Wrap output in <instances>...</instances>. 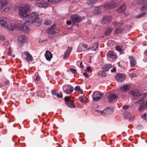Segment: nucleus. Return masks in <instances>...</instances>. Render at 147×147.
Returning <instances> with one entry per match:
<instances>
[{
	"instance_id": "1",
	"label": "nucleus",
	"mask_w": 147,
	"mask_h": 147,
	"mask_svg": "<svg viewBox=\"0 0 147 147\" xmlns=\"http://www.w3.org/2000/svg\"><path fill=\"white\" fill-rule=\"evenodd\" d=\"M130 94L134 99L140 98L134 103L136 106H140L138 108L139 111H141L145 108H147V93L141 94L139 90L134 89L131 92Z\"/></svg>"
},
{
	"instance_id": "2",
	"label": "nucleus",
	"mask_w": 147,
	"mask_h": 147,
	"mask_svg": "<svg viewBox=\"0 0 147 147\" xmlns=\"http://www.w3.org/2000/svg\"><path fill=\"white\" fill-rule=\"evenodd\" d=\"M39 14L37 12H33L30 15H27L25 18L26 20L27 23L31 22L32 23H37L36 25L39 26L40 24V18H39Z\"/></svg>"
},
{
	"instance_id": "3",
	"label": "nucleus",
	"mask_w": 147,
	"mask_h": 147,
	"mask_svg": "<svg viewBox=\"0 0 147 147\" xmlns=\"http://www.w3.org/2000/svg\"><path fill=\"white\" fill-rule=\"evenodd\" d=\"M29 9V7L28 5L26 4L24 6L20 7L19 6L18 7V9L19 11V14L22 18H25L27 16L26 13Z\"/></svg>"
},
{
	"instance_id": "4",
	"label": "nucleus",
	"mask_w": 147,
	"mask_h": 147,
	"mask_svg": "<svg viewBox=\"0 0 147 147\" xmlns=\"http://www.w3.org/2000/svg\"><path fill=\"white\" fill-rule=\"evenodd\" d=\"M27 22L25 23H23V24L21 23H18L15 24L14 25H11V26H9L8 27V29L11 30H13L14 29L18 30L21 31H23L24 30V26L27 23Z\"/></svg>"
},
{
	"instance_id": "5",
	"label": "nucleus",
	"mask_w": 147,
	"mask_h": 147,
	"mask_svg": "<svg viewBox=\"0 0 147 147\" xmlns=\"http://www.w3.org/2000/svg\"><path fill=\"white\" fill-rule=\"evenodd\" d=\"M52 0H47L45 1L43 0H37L36 3V5L41 7H46L51 4Z\"/></svg>"
},
{
	"instance_id": "6",
	"label": "nucleus",
	"mask_w": 147,
	"mask_h": 147,
	"mask_svg": "<svg viewBox=\"0 0 147 147\" xmlns=\"http://www.w3.org/2000/svg\"><path fill=\"white\" fill-rule=\"evenodd\" d=\"M116 2L111 1L109 3H104L103 5L101 6V7L104 9H109L115 8L116 7Z\"/></svg>"
},
{
	"instance_id": "7",
	"label": "nucleus",
	"mask_w": 147,
	"mask_h": 147,
	"mask_svg": "<svg viewBox=\"0 0 147 147\" xmlns=\"http://www.w3.org/2000/svg\"><path fill=\"white\" fill-rule=\"evenodd\" d=\"M92 96L93 101L96 102L102 98L103 94L100 93L99 92L96 91L93 92Z\"/></svg>"
},
{
	"instance_id": "8",
	"label": "nucleus",
	"mask_w": 147,
	"mask_h": 147,
	"mask_svg": "<svg viewBox=\"0 0 147 147\" xmlns=\"http://www.w3.org/2000/svg\"><path fill=\"white\" fill-rule=\"evenodd\" d=\"M65 103L69 107L71 108H74L76 106L74 105V102L71 99L69 96H66L65 98Z\"/></svg>"
},
{
	"instance_id": "9",
	"label": "nucleus",
	"mask_w": 147,
	"mask_h": 147,
	"mask_svg": "<svg viewBox=\"0 0 147 147\" xmlns=\"http://www.w3.org/2000/svg\"><path fill=\"white\" fill-rule=\"evenodd\" d=\"M112 19V18L111 16L104 15L103 16V19L101 23L103 25L108 24L111 22Z\"/></svg>"
},
{
	"instance_id": "10",
	"label": "nucleus",
	"mask_w": 147,
	"mask_h": 147,
	"mask_svg": "<svg viewBox=\"0 0 147 147\" xmlns=\"http://www.w3.org/2000/svg\"><path fill=\"white\" fill-rule=\"evenodd\" d=\"M23 57L28 62L33 60L32 55L28 51H25L22 53Z\"/></svg>"
},
{
	"instance_id": "11",
	"label": "nucleus",
	"mask_w": 147,
	"mask_h": 147,
	"mask_svg": "<svg viewBox=\"0 0 147 147\" xmlns=\"http://www.w3.org/2000/svg\"><path fill=\"white\" fill-rule=\"evenodd\" d=\"M117 96L113 93L110 94L107 96L108 101L110 103L116 102L117 100Z\"/></svg>"
},
{
	"instance_id": "12",
	"label": "nucleus",
	"mask_w": 147,
	"mask_h": 147,
	"mask_svg": "<svg viewBox=\"0 0 147 147\" xmlns=\"http://www.w3.org/2000/svg\"><path fill=\"white\" fill-rule=\"evenodd\" d=\"M126 76L124 74H119L115 76L117 80L119 82H122L125 81Z\"/></svg>"
},
{
	"instance_id": "13",
	"label": "nucleus",
	"mask_w": 147,
	"mask_h": 147,
	"mask_svg": "<svg viewBox=\"0 0 147 147\" xmlns=\"http://www.w3.org/2000/svg\"><path fill=\"white\" fill-rule=\"evenodd\" d=\"M71 18L72 22L74 24L78 22H79L82 20V18L76 15L75 14L72 15Z\"/></svg>"
},
{
	"instance_id": "14",
	"label": "nucleus",
	"mask_w": 147,
	"mask_h": 147,
	"mask_svg": "<svg viewBox=\"0 0 147 147\" xmlns=\"http://www.w3.org/2000/svg\"><path fill=\"white\" fill-rule=\"evenodd\" d=\"M18 41L20 43H23L28 42V39L25 35H22L18 36Z\"/></svg>"
},
{
	"instance_id": "15",
	"label": "nucleus",
	"mask_w": 147,
	"mask_h": 147,
	"mask_svg": "<svg viewBox=\"0 0 147 147\" xmlns=\"http://www.w3.org/2000/svg\"><path fill=\"white\" fill-rule=\"evenodd\" d=\"M11 4H8L7 5L4 6H1V10L2 12H8L10 9L11 8Z\"/></svg>"
},
{
	"instance_id": "16",
	"label": "nucleus",
	"mask_w": 147,
	"mask_h": 147,
	"mask_svg": "<svg viewBox=\"0 0 147 147\" xmlns=\"http://www.w3.org/2000/svg\"><path fill=\"white\" fill-rule=\"evenodd\" d=\"M130 59V66L132 67H134L136 65L137 62L135 58L131 56H129L128 57Z\"/></svg>"
},
{
	"instance_id": "17",
	"label": "nucleus",
	"mask_w": 147,
	"mask_h": 147,
	"mask_svg": "<svg viewBox=\"0 0 147 147\" xmlns=\"http://www.w3.org/2000/svg\"><path fill=\"white\" fill-rule=\"evenodd\" d=\"M130 87V85L128 84L123 85L120 88V90L121 91L126 92L127 91Z\"/></svg>"
},
{
	"instance_id": "18",
	"label": "nucleus",
	"mask_w": 147,
	"mask_h": 147,
	"mask_svg": "<svg viewBox=\"0 0 147 147\" xmlns=\"http://www.w3.org/2000/svg\"><path fill=\"white\" fill-rule=\"evenodd\" d=\"M113 67L112 64H106L102 67V69L105 71L107 72L109 71V69Z\"/></svg>"
},
{
	"instance_id": "19",
	"label": "nucleus",
	"mask_w": 147,
	"mask_h": 147,
	"mask_svg": "<svg viewBox=\"0 0 147 147\" xmlns=\"http://www.w3.org/2000/svg\"><path fill=\"white\" fill-rule=\"evenodd\" d=\"M45 56L46 59L49 61L53 57V55L48 51H47L45 54Z\"/></svg>"
},
{
	"instance_id": "20",
	"label": "nucleus",
	"mask_w": 147,
	"mask_h": 147,
	"mask_svg": "<svg viewBox=\"0 0 147 147\" xmlns=\"http://www.w3.org/2000/svg\"><path fill=\"white\" fill-rule=\"evenodd\" d=\"M68 49L66 51L64 54L63 58L64 59H66L69 57L72 49V47H68Z\"/></svg>"
},
{
	"instance_id": "21",
	"label": "nucleus",
	"mask_w": 147,
	"mask_h": 147,
	"mask_svg": "<svg viewBox=\"0 0 147 147\" xmlns=\"http://www.w3.org/2000/svg\"><path fill=\"white\" fill-rule=\"evenodd\" d=\"M73 90V87L71 85H69L68 88L64 90V92L67 94H69L72 93Z\"/></svg>"
},
{
	"instance_id": "22",
	"label": "nucleus",
	"mask_w": 147,
	"mask_h": 147,
	"mask_svg": "<svg viewBox=\"0 0 147 147\" xmlns=\"http://www.w3.org/2000/svg\"><path fill=\"white\" fill-rule=\"evenodd\" d=\"M112 30L113 29L111 27H109L107 28L105 32V36L106 37L109 36L112 32Z\"/></svg>"
},
{
	"instance_id": "23",
	"label": "nucleus",
	"mask_w": 147,
	"mask_h": 147,
	"mask_svg": "<svg viewBox=\"0 0 147 147\" xmlns=\"http://www.w3.org/2000/svg\"><path fill=\"white\" fill-rule=\"evenodd\" d=\"M0 24L3 27H7L8 29L9 26H11V24H8L7 22L3 20H0Z\"/></svg>"
},
{
	"instance_id": "24",
	"label": "nucleus",
	"mask_w": 147,
	"mask_h": 147,
	"mask_svg": "<svg viewBox=\"0 0 147 147\" xmlns=\"http://www.w3.org/2000/svg\"><path fill=\"white\" fill-rule=\"evenodd\" d=\"M98 45L97 43H95L90 46V47L89 48V49L93 51H96L98 48Z\"/></svg>"
},
{
	"instance_id": "25",
	"label": "nucleus",
	"mask_w": 147,
	"mask_h": 147,
	"mask_svg": "<svg viewBox=\"0 0 147 147\" xmlns=\"http://www.w3.org/2000/svg\"><path fill=\"white\" fill-rule=\"evenodd\" d=\"M107 56L109 58L112 59H115L116 57V55L114 53L113 51H109L107 54Z\"/></svg>"
},
{
	"instance_id": "26",
	"label": "nucleus",
	"mask_w": 147,
	"mask_h": 147,
	"mask_svg": "<svg viewBox=\"0 0 147 147\" xmlns=\"http://www.w3.org/2000/svg\"><path fill=\"white\" fill-rule=\"evenodd\" d=\"M125 4H123L117 10V11L118 13H120L124 11L125 9Z\"/></svg>"
},
{
	"instance_id": "27",
	"label": "nucleus",
	"mask_w": 147,
	"mask_h": 147,
	"mask_svg": "<svg viewBox=\"0 0 147 147\" xmlns=\"http://www.w3.org/2000/svg\"><path fill=\"white\" fill-rule=\"evenodd\" d=\"M55 27V26L53 25L48 30V32L51 34H54L55 33V30L54 29V28Z\"/></svg>"
},
{
	"instance_id": "28",
	"label": "nucleus",
	"mask_w": 147,
	"mask_h": 147,
	"mask_svg": "<svg viewBox=\"0 0 147 147\" xmlns=\"http://www.w3.org/2000/svg\"><path fill=\"white\" fill-rule=\"evenodd\" d=\"M123 30V28L121 27H117L116 28L114 31L115 34H120Z\"/></svg>"
},
{
	"instance_id": "29",
	"label": "nucleus",
	"mask_w": 147,
	"mask_h": 147,
	"mask_svg": "<svg viewBox=\"0 0 147 147\" xmlns=\"http://www.w3.org/2000/svg\"><path fill=\"white\" fill-rule=\"evenodd\" d=\"M79 101L82 102L86 103L88 102V100L87 99L86 97L85 96L79 97Z\"/></svg>"
},
{
	"instance_id": "30",
	"label": "nucleus",
	"mask_w": 147,
	"mask_h": 147,
	"mask_svg": "<svg viewBox=\"0 0 147 147\" xmlns=\"http://www.w3.org/2000/svg\"><path fill=\"white\" fill-rule=\"evenodd\" d=\"M8 4H11L9 3L7 0H1V6H4L7 5Z\"/></svg>"
},
{
	"instance_id": "31",
	"label": "nucleus",
	"mask_w": 147,
	"mask_h": 147,
	"mask_svg": "<svg viewBox=\"0 0 147 147\" xmlns=\"http://www.w3.org/2000/svg\"><path fill=\"white\" fill-rule=\"evenodd\" d=\"M101 10L99 7H96L93 10V12L94 14H97L100 12Z\"/></svg>"
},
{
	"instance_id": "32",
	"label": "nucleus",
	"mask_w": 147,
	"mask_h": 147,
	"mask_svg": "<svg viewBox=\"0 0 147 147\" xmlns=\"http://www.w3.org/2000/svg\"><path fill=\"white\" fill-rule=\"evenodd\" d=\"M97 0H89L87 3L89 5H92L96 3Z\"/></svg>"
},
{
	"instance_id": "33",
	"label": "nucleus",
	"mask_w": 147,
	"mask_h": 147,
	"mask_svg": "<svg viewBox=\"0 0 147 147\" xmlns=\"http://www.w3.org/2000/svg\"><path fill=\"white\" fill-rule=\"evenodd\" d=\"M105 71H100L98 73V74L99 76L101 77H105L107 76L105 72Z\"/></svg>"
},
{
	"instance_id": "34",
	"label": "nucleus",
	"mask_w": 147,
	"mask_h": 147,
	"mask_svg": "<svg viewBox=\"0 0 147 147\" xmlns=\"http://www.w3.org/2000/svg\"><path fill=\"white\" fill-rule=\"evenodd\" d=\"M122 48L123 47L121 46L117 45L116 46V50L121 53H122L123 51Z\"/></svg>"
},
{
	"instance_id": "35",
	"label": "nucleus",
	"mask_w": 147,
	"mask_h": 147,
	"mask_svg": "<svg viewBox=\"0 0 147 147\" xmlns=\"http://www.w3.org/2000/svg\"><path fill=\"white\" fill-rule=\"evenodd\" d=\"M44 24L46 25H49L51 24V22L50 20H49L46 19L45 21Z\"/></svg>"
},
{
	"instance_id": "36",
	"label": "nucleus",
	"mask_w": 147,
	"mask_h": 147,
	"mask_svg": "<svg viewBox=\"0 0 147 147\" xmlns=\"http://www.w3.org/2000/svg\"><path fill=\"white\" fill-rule=\"evenodd\" d=\"M147 9V4L145 3L143 4V5L142 6L141 8V9L142 11L144 10Z\"/></svg>"
},
{
	"instance_id": "37",
	"label": "nucleus",
	"mask_w": 147,
	"mask_h": 147,
	"mask_svg": "<svg viewBox=\"0 0 147 147\" xmlns=\"http://www.w3.org/2000/svg\"><path fill=\"white\" fill-rule=\"evenodd\" d=\"M125 116L127 118L131 119L132 118L131 115L129 113H127L125 114Z\"/></svg>"
},
{
	"instance_id": "38",
	"label": "nucleus",
	"mask_w": 147,
	"mask_h": 147,
	"mask_svg": "<svg viewBox=\"0 0 147 147\" xmlns=\"http://www.w3.org/2000/svg\"><path fill=\"white\" fill-rule=\"evenodd\" d=\"M69 70L70 71L74 74H76L77 73L76 70L75 69L70 68L69 69Z\"/></svg>"
},
{
	"instance_id": "39",
	"label": "nucleus",
	"mask_w": 147,
	"mask_h": 147,
	"mask_svg": "<svg viewBox=\"0 0 147 147\" xmlns=\"http://www.w3.org/2000/svg\"><path fill=\"white\" fill-rule=\"evenodd\" d=\"M145 14H146V13L145 12H143L142 13H141V14H140V15L137 16H136V17L138 18H140V17L143 16H144V15H145Z\"/></svg>"
},
{
	"instance_id": "40",
	"label": "nucleus",
	"mask_w": 147,
	"mask_h": 147,
	"mask_svg": "<svg viewBox=\"0 0 147 147\" xmlns=\"http://www.w3.org/2000/svg\"><path fill=\"white\" fill-rule=\"evenodd\" d=\"M25 26V29L24 28V32H26V33H28L29 32L30 29H29V28L28 27H26V26Z\"/></svg>"
},
{
	"instance_id": "41",
	"label": "nucleus",
	"mask_w": 147,
	"mask_h": 147,
	"mask_svg": "<svg viewBox=\"0 0 147 147\" xmlns=\"http://www.w3.org/2000/svg\"><path fill=\"white\" fill-rule=\"evenodd\" d=\"M74 90L76 91H81V89L80 88L79 86H77L74 88Z\"/></svg>"
},
{
	"instance_id": "42",
	"label": "nucleus",
	"mask_w": 147,
	"mask_h": 147,
	"mask_svg": "<svg viewBox=\"0 0 147 147\" xmlns=\"http://www.w3.org/2000/svg\"><path fill=\"white\" fill-rule=\"evenodd\" d=\"M92 68L90 67H88L86 68V70L88 72H91L92 71Z\"/></svg>"
},
{
	"instance_id": "43",
	"label": "nucleus",
	"mask_w": 147,
	"mask_h": 147,
	"mask_svg": "<svg viewBox=\"0 0 147 147\" xmlns=\"http://www.w3.org/2000/svg\"><path fill=\"white\" fill-rule=\"evenodd\" d=\"M81 47L83 48H87L88 47V45L87 44H82L81 45Z\"/></svg>"
},
{
	"instance_id": "44",
	"label": "nucleus",
	"mask_w": 147,
	"mask_h": 147,
	"mask_svg": "<svg viewBox=\"0 0 147 147\" xmlns=\"http://www.w3.org/2000/svg\"><path fill=\"white\" fill-rule=\"evenodd\" d=\"M136 75L134 74H132L129 75V77L130 78H133L135 77Z\"/></svg>"
},
{
	"instance_id": "45",
	"label": "nucleus",
	"mask_w": 147,
	"mask_h": 147,
	"mask_svg": "<svg viewBox=\"0 0 147 147\" xmlns=\"http://www.w3.org/2000/svg\"><path fill=\"white\" fill-rule=\"evenodd\" d=\"M57 96L59 98H62L63 97L62 93L60 92L59 94H57Z\"/></svg>"
},
{
	"instance_id": "46",
	"label": "nucleus",
	"mask_w": 147,
	"mask_h": 147,
	"mask_svg": "<svg viewBox=\"0 0 147 147\" xmlns=\"http://www.w3.org/2000/svg\"><path fill=\"white\" fill-rule=\"evenodd\" d=\"M51 93L52 94L54 95H56L57 94V93L55 92V90H53L51 91Z\"/></svg>"
},
{
	"instance_id": "47",
	"label": "nucleus",
	"mask_w": 147,
	"mask_h": 147,
	"mask_svg": "<svg viewBox=\"0 0 147 147\" xmlns=\"http://www.w3.org/2000/svg\"><path fill=\"white\" fill-rule=\"evenodd\" d=\"M129 106L128 105H126L123 106L122 107V108L124 109H127L129 108Z\"/></svg>"
},
{
	"instance_id": "48",
	"label": "nucleus",
	"mask_w": 147,
	"mask_h": 147,
	"mask_svg": "<svg viewBox=\"0 0 147 147\" xmlns=\"http://www.w3.org/2000/svg\"><path fill=\"white\" fill-rule=\"evenodd\" d=\"M123 62L122 61H120L117 63V64L119 67H122V65Z\"/></svg>"
},
{
	"instance_id": "49",
	"label": "nucleus",
	"mask_w": 147,
	"mask_h": 147,
	"mask_svg": "<svg viewBox=\"0 0 147 147\" xmlns=\"http://www.w3.org/2000/svg\"><path fill=\"white\" fill-rule=\"evenodd\" d=\"M146 113H144L143 115H142V118L144 119H146Z\"/></svg>"
},
{
	"instance_id": "50",
	"label": "nucleus",
	"mask_w": 147,
	"mask_h": 147,
	"mask_svg": "<svg viewBox=\"0 0 147 147\" xmlns=\"http://www.w3.org/2000/svg\"><path fill=\"white\" fill-rule=\"evenodd\" d=\"M116 71V68L115 67H113L112 69L111 70V72H115Z\"/></svg>"
},
{
	"instance_id": "51",
	"label": "nucleus",
	"mask_w": 147,
	"mask_h": 147,
	"mask_svg": "<svg viewBox=\"0 0 147 147\" xmlns=\"http://www.w3.org/2000/svg\"><path fill=\"white\" fill-rule=\"evenodd\" d=\"M83 75L85 76L86 78H88L89 77L87 74L86 73H84L83 74Z\"/></svg>"
},
{
	"instance_id": "52",
	"label": "nucleus",
	"mask_w": 147,
	"mask_h": 147,
	"mask_svg": "<svg viewBox=\"0 0 147 147\" xmlns=\"http://www.w3.org/2000/svg\"><path fill=\"white\" fill-rule=\"evenodd\" d=\"M80 67L82 68V69L84 68V66L82 65V61H81V62L80 63Z\"/></svg>"
},
{
	"instance_id": "53",
	"label": "nucleus",
	"mask_w": 147,
	"mask_h": 147,
	"mask_svg": "<svg viewBox=\"0 0 147 147\" xmlns=\"http://www.w3.org/2000/svg\"><path fill=\"white\" fill-rule=\"evenodd\" d=\"M71 20H69L67 21V25H70L71 24Z\"/></svg>"
},
{
	"instance_id": "54",
	"label": "nucleus",
	"mask_w": 147,
	"mask_h": 147,
	"mask_svg": "<svg viewBox=\"0 0 147 147\" xmlns=\"http://www.w3.org/2000/svg\"><path fill=\"white\" fill-rule=\"evenodd\" d=\"M119 24V23H117V22H115L113 23V24L115 26L118 25Z\"/></svg>"
},
{
	"instance_id": "55",
	"label": "nucleus",
	"mask_w": 147,
	"mask_h": 147,
	"mask_svg": "<svg viewBox=\"0 0 147 147\" xmlns=\"http://www.w3.org/2000/svg\"><path fill=\"white\" fill-rule=\"evenodd\" d=\"M9 43L8 41H5L3 44V45L5 46L7 45H8Z\"/></svg>"
},
{
	"instance_id": "56",
	"label": "nucleus",
	"mask_w": 147,
	"mask_h": 147,
	"mask_svg": "<svg viewBox=\"0 0 147 147\" xmlns=\"http://www.w3.org/2000/svg\"><path fill=\"white\" fill-rule=\"evenodd\" d=\"M39 80H40V78H39V76H38V75H37L36 78V79H35V80H37V81H39Z\"/></svg>"
},
{
	"instance_id": "57",
	"label": "nucleus",
	"mask_w": 147,
	"mask_h": 147,
	"mask_svg": "<svg viewBox=\"0 0 147 147\" xmlns=\"http://www.w3.org/2000/svg\"><path fill=\"white\" fill-rule=\"evenodd\" d=\"M69 0L72 2H77L78 1H79L80 0Z\"/></svg>"
},
{
	"instance_id": "58",
	"label": "nucleus",
	"mask_w": 147,
	"mask_h": 147,
	"mask_svg": "<svg viewBox=\"0 0 147 147\" xmlns=\"http://www.w3.org/2000/svg\"><path fill=\"white\" fill-rule=\"evenodd\" d=\"M4 83L5 85H7L9 83V82L7 80Z\"/></svg>"
},
{
	"instance_id": "59",
	"label": "nucleus",
	"mask_w": 147,
	"mask_h": 147,
	"mask_svg": "<svg viewBox=\"0 0 147 147\" xmlns=\"http://www.w3.org/2000/svg\"><path fill=\"white\" fill-rule=\"evenodd\" d=\"M144 54L145 55L147 56V49L145 51Z\"/></svg>"
},
{
	"instance_id": "60",
	"label": "nucleus",
	"mask_w": 147,
	"mask_h": 147,
	"mask_svg": "<svg viewBox=\"0 0 147 147\" xmlns=\"http://www.w3.org/2000/svg\"><path fill=\"white\" fill-rule=\"evenodd\" d=\"M3 86V85L1 83H0V87H2Z\"/></svg>"
},
{
	"instance_id": "61",
	"label": "nucleus",
	"mask_w": 147,
	"mask_h": 147,
	"mask_svg": "<svg viewBox=\"0 0 147 147\" xmlns=\"http://www.w3.org/2000/svg\"><path fill=\"white\" fill-rule=\"evenodd\" d=\"M80 91V92L81 94H83V91L82 90H81V91Z\"/></svg>"
},
{
	"instance_id": "62",
	"label": "nucleus",
	"mask_w": 147,
	"mask_h": 147,
	"mask_svg": "<svg viewBox=\"0 0 147 147\" xmlns=\"http://www.w3.org/2000/svg\"><path fill=\"white\" fill-rule=\"evenodd\" d=\"M5 56H3V57H2V58H3V59H4V58H5Z\"/></svg>"
},
{
	"instance_id": "63",
	"label": "nucleus",
	"mask_w": 147,
	"mask_h": 147,
	"mask_svg": "<svg viewBox=\"0 0 147 147\" xmlns=\"http://www.w3.org/2000/svg\"><path fill=\"white\" fill-rule=\"evenodd\" d=\"M22 146H23L25 145V144H22Z\"/></svg>"
},
{
	"instance_id": "64",
	"label": "nucleus",
	"mask_w": 147,
	"mask_h": 147,
	"mask_svg": "<svg viewBox=\"0 0 147 147\" xmlns=\"http://www.w3.org/2000/svg\"><path fill=\"white\" fill-rule=\"evenodd\" d=\"M122 24H122V23H120V25H122Z\"/></svg>"
}]
</instances>
